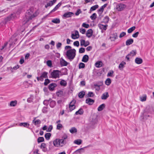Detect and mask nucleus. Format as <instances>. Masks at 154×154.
I'll return each mask as SVG.
<instances>
[{
	"label": "nucleus",
	"instance_id": "f257e3e1",
	"mask_svg": "<svg viewBox=\"0 0 154 154\" xmlns=\"http://www.w3.org/2000/svg\"><path fill=\"white\" fill-rule=\"evenodd\" d=\"M76 51L74 49H69L67 50L66 53V58L70 61H72L75 57Z\"/></svg>",
	"mask_w": 154,
	"mask_h": 154
},
{
	"label": "nucleus",
	"instance_id": "f03ea898",
	"mask_svg": "<svg viewBox=\"0 0 154 154\" xmlns=\"http://www.w3.org/2000/svg\"><path fill=\"white\" fill-rule=\"evenodd\" d=\"M32 14L33 12L31 10H29L27 11L24 18V21L26 23H27L36 16L34 14Z\"/></svg>",
	"mask_w": 154,
	"mask_h": 154
},
{
	"label": "nucleus",
	"instance_id": "7ed1b4c3",
	"mask_svg": "<svg viewBox=\"0 0 154 154\" xmlns=\"http://www.w3.org/2000/svg\"><path fill=\"white\" fill-rule=\"evenodd\" d=\"M60 72V71L58 70H54L51 74V78L53 79L59 78V73Z\"/></svg>",
	"mask_w": 154,
	"mask_h": 154
},
{
	"label": "nucleus",
	"instance_id": "20e7f679",
	"mask_svg": "<svg viewBox=\"0 0 154 154\" xmlns=\"http://www.w3.org/2000/svg\"><path fill=\"white\" fill-rule=\"evenodd\" d=\"M68 136L66 134H64L61 137L60 140L61 141V144H62L63 146L65 145L68 141L67 139Z\"/></svg>",
	"mask_w": 154,
	"mask_h": 154
},
{
	"label": "nucleus",
	"instance_id": "39448f33",
	"mask_svg": "<svg viewBox=\"0 0 154 154\" xmlns=\"http://www.w3.org/2000/svg\"><path fill=\"white\" fill-rule=\"evenodd\" d=\"M76 103V101L75 100H73L69 103V110H68V112H71L75 108V104Z\"/></svg>",
	"mask_w": 154,
	"mask_h": 154
},
{
	"label": "nucleus",
	"instance_id": "423d86ee",
	"mask_svg": "<svg viewBox=\"0 0 154 154\" xmlns=\"http://www.w3.org/2000/svg\"><path fill=\"white\" fill-rule=\"evenodd\" d=\"M54 145L56 147H60L63 146L62 144H61L60 139L57 138L53 141Z\"/></svg>",
	"mask_w": 154,
	"mask_h": 154
},
{
	"label": "nucleus",
	"instance_id": "0eeeda50",
	"mask_svg": "<svg viewBox=\"0 0 154 154\" xmlns=\"http://www.w3.org/2000/svg\"><path fill=\"white\" fill-rule=\"evenodd\" d=\"M16 17L17 16L16 14L13 13L7 17L5 19V22H7L10 20H12L15 19Z\"/></svg>",
	"mask_w": 154,
	"mask_h": 154
},
{
	"label": "nucleus",
	"instance_id": "6e6552de",
	"mask_svg": "<svg viewBox=\"0 0 154 154\" xmlns=\"http://www.w3.org/2000/svg\"><path fill=\"white\" fill-rule=\"evenodd\" d=\"M148 113V112L146 110H145L143 113H141L140 118L142 120H146L148 119V117L150 116L149 115H147Z\"/></svg>",
	"mask_w": 154,
	"mask_h": 154
},
{
	"label": "nucleus",
	"instance_id": "1a4fd4ad",
	"mask_svg": "<svg viewBox=\"0 0 154 154\" xmlns=\"http://www.w3.org/2000/svg\"><path fill=\"white\" fill-rule=\"evenodd\" d=\"M126 5L123 4H120L117 6V9L118 11L123 10L125 7Z\"/></svg>",
	"mask_w": 154,
	"mask_h": 154
},
{
	"label": "nucleus",
	"instance_id": "9d476101",
	"mask_svg": "<svg viewBox=\"0 0 154 154\" xmlns=\"http://www.w3.org/2000/svg\"><path fill=\"white\" fill-rule=\"evenodd\" d=\"M98 27L100 29H101L102 32L103 30L105 31L107 29L108 25L106 24L105 25H103V24L99 23L98 25Z\"/></svg>",
	"mask_w": 154,
	"mask_h": 154
},
{
	"label": "nucleus",
	"instance_id": "9b49d317",
	"mask_svg": "<svg viewBox=\"0 0 154 154\" xmlns=\"http://www.w3.org/2000/svg\"><path fill=\"white\" fill-rule=\"evenodd\" d=\"M57 86V85L56 84L52 83L49 85L48 88L50 91H53L54 90L55 88Z\"/></svg>",
	"mask_w": 154,
	"mask_h": 154
},
{
	"label": "nucleus",
	"instance_id": "f8f14e48",
	"mask_svg": "<svg viewBox=\"0 0 154 154\" xmlns=\"http://www.w3.org/2000/svg\"><path fill=\"white\" fill-rule=\"evenodd\" d=\"M90 42L88 41L85 42L84 40H81L80 41V45L81 46H84V47H86L89 45Z\"/></svg>",
	"mask_w": 154,
	"mask_h": 154
},
{
	"label": "nucleus",
	"instance_id": "ddd939ff",
	"mask_svg": "<svg viewBox=\"0 0 154 154\" xmlns=\"http://www.w3.org/2000/svg\"><path fill=\"white\" fill-rule=\"evenodd\" d=\"M60 63L61 66H66L69 63H68L63 58H61L60 60Z\"/></svg>",
	"mask_w": 154,
	"mask_h": 154
},
{
	"label": "nucleus",
	"instance_id": "4468645a",
	"mask_svg": "<svg viewBox=\"0 0 154 154\" xmlns=\"http://www.w3.org/2000/svg\"><path fill=\"white\" fill-rule=\"evenodd\" d=\"M35 118L32 121V122L34 124V125H36L37 127L40 126L39 125L41 123V122L39 119H37L35 120Z\"/></svg>",
	"mask_w": 154,
	"mask_h": 154
},
{
	"label": "nucleus",
	"instance_id": "2eb2a0df",
	"mask_svg": "<svg viewBox=\"0 0 154 154\" xmlns=\"http://www.w3.org/2000/svg\"><path fill=\"white\" fill-rule=\"evenodd\" d=\"M73 13L72 12H68L65 13L63 15V18H68L71 17Z\"/></svg>",
	"mask_w": 154,
	"mask_h": 154
},
{
	"label": "nucleus",
	"instance_id": "dca6fc26",
	"mask_svg": "<svg viewBox=\"0 0 154 154\" xmlns=\"http://www.w3.org/2000/svg\"><path fill=\"white\" fill-rule=\"evenodd\" d=\"M61 2H59L57 5L55 6L54 8L50 12L49 14H51L52 13L58 9V8L61 6Z\"/></svg>",
	"mask_w": 154,
	"mask_h": 154
},
{
	"label": "nucleus",
	"instance_id": "f3484780",
	"mask_svg": "<svg viewBox=\"0 0 154 154\" xmlns=\"http://www.w3.org/2000/svg\"><path fill=\"white\" fill-rule=\"evenodd\" d=\"M93 31L91 29H90L87 30L86 33V35L88 38L91 37L92 35Z\"/></svg>",
	"mask_w": 154,
	"mask_h": 154
},
{
	"label": "nucleus",
	"instance_id": "a211bd4d",
	"mask_svg": "<svg viewBox=\"0 0 154 154\" xmlns=\"http://www.w3.org/2000/svg\"><path fill=\"white\" fill-rule=\"evenodd\" d=\"M85 102L88 104L91 105L94 103V101L90 98H88L86 100Z\"/></svg>",
	"mask_w": 154,
	"mask_h": 154
},
{
	"label": "nucleus",
	"instance_id": "6ab92c4d",
	"mask_svg": "<svg viewBox=\"0 0 154 154\" xmlns=\"http://www.w3.org/2000/svg\"><path fill=\"white\" fill-rule=\"evenodd\" d=\"M109 94L108 92H106L103 93L101 97V98L102 100H106L109 97Z\"/></svg>",
	"mask_w": 154,
	"mask_h": 154
},
{
	"label": "nucleus",
	"instance_id": "aec40b11",
	"mask_svg": "<svg viewBox=\"0 0 154 154\" xmlns=\"http://www.w3.org/2000/svg\"><path fill=\"white\" fill-rule=\"evenodd\" d=\"M89 59V57L88 55H85L82 57V61L86 63L88 61Z\"/></svg>",
	"mask_w": 154,
	"mask_h": 154
},
{
	"label": "nucleus",
	"instance_id": "412c9836",
	"mask_svg": "<svg viewBox=\"0 0 154 154\" xmlns=\"http://www.w3.org/2000/svg\"><path fill=\"white\" fill-rule=\"evenodd\" d=\"M135 62L137 64H140L143 62V60L140 58L136 57L135 59Z\"/></svg>",
	"mask_w": 154,
	"mask_h": 154
},
{
	"label": "nucleus",
	"instance_id": "4be33fe9",
	"mask_svg": "<svg viewBox=\"0 0 154 154\" xmlns=\"http://www.w3.org/2000/svg\"><path fill=\"white\" fill-rule=\"evenodd\" d=\"M134 42V40L132 38L128 39L126 42V45L128 46L132 44Z\"/></svg>",
	"mask_w": 154,
	"mask_h": 154
},
{
	"label": "nucleus",
	"instance_id": "5701e85b",
	"mask_svg": "<svg viewBox=\"0 0 154 154\" xmlns=\"http://www.w3.org/2000/svg\"><path fill=\"white\" fill-rule=\"evenodd\" d=\"M98 83H99V82ZM100 84L101 85H98V84H94V86L95 87H97L96 88H95V90L97 91H98L100 90V86L101 85H102L103 84V82H100Z\"/></svg>",
	"mask_w": 154,
	"mask_h": 154
},
{
	"label": "nucleus",
	"instance_id": "b1692460",
	"mask_svg": "<svg viewBox=\"0 0 154 154\" xmlns=\"http://www.w3.org/2000/svg\"><path fill=\"white\" fill-rule=\"evenodd\" d=\"M109 38L112 41H114L115 40L117 39V33H115L113 34L112 36L110 37Z\"/></svg>",
	"mask_w": 154,
	"mask_h": 154
},
{
	"label": "nucleus",
	"instance_id": "393cba45",
	"mask_svg": "<svg viewBox=\"0 0 154 154\" xmlns=\"http://www.w3.org/2000/svg\"><path fill=\"white\" fill-rule=\"evenodd\" d=\"M126 64V63L122 61L119 65V68L120 70H122L123 68L125 66V65Z\"/></svg>",
	"mask_w": 154,
	"mask_h": 154
},
{
	"label": "nucleus",
	"instance_id": "a878e982",
	"mask_svg": "<svg viewBox=\"0 0 154 154\" xmlns=\"http://www.w3.org/2000/svg\"><path fill=\"white\" fill-rule=\"evenodd\" d=\"M84 112V111L82 108H80L77 111H76L75 113V115H82Z\"/></svg>",
	"mask_w": 154,
	"mask_h": 154
},
{
	"label": "nucleus",
	"instance_id": "bb28decb",
	"mask_svg": "<svg viewBox=\"0 0 154 154\" xmlns=\"http://www.w3.org/2000/svg\"><path fill=\"white\" fill-rule=\"evenodd\" d=\"M19 126H23L26 128H28L29 126V124L27 122L21 123L19 124Z\"/></svg>",
	"mask_w": 154,
	"mask_h": 154
},
{
	"label": "nucleus",
	"instance_id": "cd10ccee",
	"mask_svg": "<svg viewBox=\"0 0 154 154\" xmlns=\"http://www.w3.org/2000/svg\"><path fill=\"white\" fill-rule=\"evenodd\" d=\"M56 104V103L55 101L52 100L50 101L49 103V106L53 108L55 106Z\"/></svg>",
	"mask_w": 154,
	"mask_h": 154
},
{
	"label": "nucleus",
	"instance_id": "c85d7f7f",
	"mask_svg": "<svg viewBox=\"0 0 154 154\" xmlns=\"http://www.w3.org/2000/svg\"><path fill=\"white\" fill-rule=\"evenodd\" d=\"M17 100L11 101L10 103V106H15L17 105Z\"/></svg>",
	"mask_w": 154,
	"mask_h": 154
},
{
	"label": "nucleus",
	"instance_id": "c756f323",
	"mask_svg": "<svg viewBox=\"0 0 154 154\" xmlns=\"http://www.w3.org/2000/svg\"><path fill=\"white\" fill-rule=\"evenodd\" d=\"M51 22L56 24H58L60 23V20L59 18H56L53 19Z\"/></svg>",
	"mask_w": 154,
	"mask_h": 154
},
{
	"label": "nucleus",
	"instance_id": "7c9ffc66",
	"mask_svg": "<svg viewBox=\"0 0 154 154\" xmlns=\"http://www.w3.org/2000/svg\"><path fill=\"white\" fill-rule=\"evenodd\" d=\"M85 94V92L84 91H82L79 92L78 94L79 98H82L84 97Z\"/></svg>",
	"mask_w": 154,
	"mask_h": 154
},
{
	"label": "nucleus",
	"instance_id": "2f4dec72",
	"mask_svg": "<svg viewBox=\"0 0 154 154\" xmlns=\"http://www.w3.org/2000/svg\"><path fill=\"white\" fill-rule=\"evenodd\" d=\"M99 7V6L97 5H95L91 7L90 9V11H91L96 10Z\"/></svg>",
	"mask_w": 154,
	"mask_h": 154
},
{
	"label": "nucleus",
	"instance_id": "473e14b6",
	"mask_svg": "<svg viewBox=\"0 0 154 154\" xmlns=\"http://www.w3.org/2000/svg\"><path fill=\"white\" fill-rule=\"evenodd\" d=\"M84 149L83 148H81L80 149H79L75 151L74 152H73V153H76L77 154L78 153H81L82 152H84L83 151Z\"/></svg>",
	"mask_w": 154,
	"mask_h": 154
},
{
	"label": "nucleus",
	"instance_id": "72a5a7b5",
	"mask_svg": "<svg viewBox=\"0 0 154 154\" xmlns=\"http://www.w3.org/2000/svg\"><path fill=\"white\" fill-rule=\"evenodd\" d=\"M60 84L61 86H66L67 85V82L64 80H62L60 82Z\"/></svg>",
	"mask_w": 154,
	"mask_h": 154
},
{
	"label": "nucleus",
	"instance_id": "f704fd0d",
	"mask_svg": "<svg viewBox=\"0 0 154 154\" xmlns=\"http://www.w3.org/2000/svg\"><path fill=\"white\" fill-rule=\"evenodd\" d=\"M102 62L101 61H98L95 63V66L97 68H100L102 66L101 64Z\"/></svg>",
	"mask_w": 154,
	"mask_h": 154
},
{
	"label": "nucleus",
	"instance_id": "c9c22d12",
	"mask_svg": "<svg viewBox=\"0 0 154 154\" xmlns=\"http://www.w3.org/2000/svg\"><path fill=\"white\" fill-rule=\"evenodd\" d=\"M109 20V18L107 16H105L103 20V22L107 23H108Z\"/></svg>",
	"mask_w": 154,
	"mask_h": 154
},
{
	"label": "nucleus",
	"instance_id": "e433bc0d",
	"mask_svg": "<svg viewBox=\"0 0 154 154\" xmlns=\"http://www.w3.org/2000/svg\"><path fill=\"white\" fill-rule=\"evenodd\" d=\"M105 105L104 104H102L100 105L98 108V111H102L105 107Z\"/></svg>",
	"mask_w": 154,
	"mask_h": 154
},
{
	"label": "nucleus",
	"instance_id": "4c0bfd02",
	"mask_svg": "<svg viewBox=\"0 0 154 154\" xmlns=\"http://www.w3.org/2000/svg\"><path fill=\"white\" fill-rule=\"evenodd\" d=\"M51 136V133H46L45 135V137L47 140H49Z\"/></svg>",
	"mask_w": 154,
	"mask_h": 154
},
{
	"label": "nucleus",
	"instance_id": "58836bf2",
	"mask_svg": "<svg viewBox=\"0 0 154 154\" xmlns=\"http://www.w3.org/2000/svg\"><path fill=\"white\" fill-rule=\"evenodd\" d=\"M19 65H16L15 66H14V67H13V68H12V67H10V69L11 71L12 72H13V69L17 70V69L19 68Z\"/></svg>",
	"mask_w": 154,
	"mask_h": 154
},
{
	"label": "nucleus",
	"instance_id": "ea45409f",
	"mask_svg": "<svg viewBox=\"0 0 154 154\" xmlns=\"http://www.w3.org/2000/svg\"><path fill=\"white\" fill-rule=\"evenodd\" d=\"M61 71H63L62 74L63 75H66L67 73V71H68V69L66 68H64L62 69Z\"/></svg>",
	"mask_w": 154,
	"mask_h": 154
},
{
	"label": "nucleus",
	"instance_id": "a19ab883",
	"mask_svg": "<svg viewBox=\"0 0 154 154\" xmlns=\"http://www.w3.org/2000/svg\"><path fill=\"white\" fill-rule=\"evenodd\" d=\"M69 131L72 134L76 132L77 131V129L75 127H72L70 130Z\"/></svg>",
	"mask_w": 154,
	"mask_h": 154
},
{
	"label": "nucleus",
	"instance_id": "79ce46f5",
	"mask_svg": "<svg viewBox=\"0 0 154 154\" xmlns=\"http://www.w3.org/2000/svg\"><path fill=\"white\" fill-rule=\"evenodd\" d=\"M104 9L103 7L101 6V8L97 10L98 14L99 15H100L102 14L104 11Z\"/></svg>",
	"mask_w": 154,
	"mask_h": 154
},
{
	"label": "nucleus",
	"instance_id": "37998d69",
	"mask_svg": "<svg viewBox=\"0 0 154 154\" xmlns=\"http://www.w3.org/2000/svg\"><path fill=\"white\" fill-rule=\"evenodd\" d=\"M82 140L81 139H78L75 140L74 141V143L78 145H79L82 143Z\"/></svg>",
	"mask_w": 154,
	"mask_h": 154
},
{
	"label": "nucleus",
	"instance_id": "c03bdc74",
	"mask_svg": "<svg viewBox=\"0 0 154 154\" xmlns=\"http://www.w3.org/2000/svg\"><path fill=\"white\" fill-rule=\"evenodd\" d=\"M111 83V81L110 78H107L105 82V84L107 85H109Z\"/></svg>",
	"mask_w": 154,
	"mask_h": 154
},
{
	"label": "nucleus",
	"instance_id": "a18cd8bd",
	"mask_svg": "<svg viewBox=\"0 0 154 154\" xmlns=\"http://www.w3.org/2000/svg\"><path fill=\"white\" fill-rule=\"evenodd\" d=\"M135 28L136 27L135 26H132L131 28H130L128 30V33H131L133 31L135 30Z\"/></svg>",
	"mask_w": 154,
	"mask_h": 154
},
{
	"label": "nucleus",
	"instance_id": "49530a36",
	"mask_svg": "<svg viewBox=\"0 0 154 154\" xmlns=\"http://www.w3.org/2000/svg\"><path fill=\"white\" fill-rule=\"evenodd\" d=\"M48 72H43L41 73V76L43 78H48Z\"/></svg>",
	"mask_w": 154,
	"mask_h": 154
},
{
	"label": "nucleus",
	"instance_id": "de8ad7c7",
	"mask_svg": "<svg viewBox=\"0 0 154 154\" xmlns=\"http://www.w3.org/2000/svg\"><path fill=\"white\" fill-rule=\"evenodd\" d=\"M97 17V15L96 13H93L91 16L90 18L92 20H95Z\"/></svg>",
	"mask_w": 154,
	"mask_h": 154
},
{
	"label": "nucleus",
	"instance_id": "09e8293b",
	"mask_svg": "<svg viewBox=\"0 0 154 154\" xmlns=\"http://www.w3.org/2000/svg\"><path fill=\"white\" fill-rule=\"evenodd\" d=\"M44 141V139L43 137H39L37 141L38 143H39Z\"/></svg>",
	"mask_w": 154,
	"mask_h": 154
},
{
	"label": "nucleus",
	"instance_id": "8fccbe9b",
	"mask_svg": "<svg viewBox=\"0 0 154 154\" xmlns=\"http://www.w3.org/2000/svg\"><path fill=\"white\" fill-rule=\"evenodd\" d=\"M63 94V91L61 90L57 92V94L58 97H61Z\"/></svg>",
	"mask_w": 154,
	"mask_h": 154
},
{
	"label": "nucleus",
	"instance_id": "3c124183",
	"mask_svg": "<svg viewBox=\"0 0 154 154\" xmlns=\"http://www.w3.org/2000/svg\"><path fill=\"white\" fill-rule=\"evenodd\" d=\"M85 65L83 63H80L79 64V69L83 68L85 67Z\"/></svg>",
	"mask_w": 154,
	"mask_h": 154
},
{
	"label": "nucleus",
	"instance_id": "603ef678",
	"mask_svg": "<svg viewBox=\"0 0 154 154\" xmlns=\"http://www.w3.org/2000/svg\"><path fill=\"white\" fill-rule=\"evenodd\" d=\"M63 126L61 124H58L57 125V129L58 130H61V128H63Z\"/></svg>",
	"mask_w": 154,
	"mask_h": 154
},
{
	"label": "nucleus",
	"instance_id": "864d4df0",
	"mask_svg": "<svg viewBox=\"0 0 154 154\" xmlns=\"http://www.w3.org/2000/svg\"><path fill=\"white\" fill-rule=\"evenodd\" d=\"M47 65L48 66L51 67L52 66L51 61V60H48L47 61Z\"/></svg>",
	"mask_w": 154,
	"mask_h": 154
},
{
	"label": "nucleus",
	"instance_id": "5fc2aeb1",
	"mask_svg": "<svg viewBox=\"0 0 154 154\" xmlns=\"http://www.w3.org/2000/svg\"><path fill=\"white\" fill-rule=\"evenodd\" d=\"M94 94L92 92L89 91L88 92V94L87 95L88 97H94Z\"/></svg>",
	"mask_w": 154,
	"mask_h": 154
},
{
	"label": "nucleus",
	"instance_id": "6e6d98bb",
	"mask_svg": "<svg viewBox=\"0 0 154 154\" xmlns=\"http://www.w3.org/2000/svg\"><path fill=\"white\" fill-rule=\"evenodd\" d=\"M50 82V80L48 79H46L45 80V82H44V85L46 86L48 85Z\"/></svg>",
	"mask_w": 154,
	"mask_h": 154
},
{
	"label": "nucleus",
	"instance_id": "4d7b16f0",
	"mask_svg": "<svg viewBox=\"0 0 154 154\" xmlns=\"http://www.w3.org/2000/svg\"><path fill=\"white\" fill-rule=\"evenodd\" d=\"M146 95L144 96H142L140 97V100L141 101L143 102L146 100Z\"/></svg>",
	"mask_w": 154,
	"mask_h": 154
},
{
	"label": "nucleus",
	"instance_id": "13d9d810",
	"mask_svg": "<svg viewBox=\"0 0 154 154\" xmlns=\"http://www.w3.org/2000/svg\"><path fill=\"white\" fill-rule=\"evenodd\" d=\"M50 100H45L43 102L44 104L46 106H48Z\"/></svg>",
	"mask_w": 154,
	"mask_h": 154
},
{
	"label": "nucleus",
	"instance_id": "bf43d9fd",
	"mask_svg": "<svg viewBox=\"0 0 154 154\" xmlns=\"http://www.w3.org/2000/svg\"><path fill=\"white\" fill-rule=\"evenodd\" d=\"M85 48H79V53H82L85 52Z\"/></svg>",
	"mask_w": 154,
	"mask_h": 154
},
{
	"label": "nucleus",
	"instance_id": "052dcab7",
	"mask_svg": "<svg viewBox=\"0 0 154 154\" xmlns=\"http://www.w3.org/2000/svg\"><path fill=\"white\" fill-rule=\"evenodd\" d=\"M136 54V50H132L130 53V54L131 55V56L133 57Z\"/></svg>",
	"mask_w": 154,
	"mask_h": 154
},
{
	"label": "nucleus",
	"instance_id": "680f3d73",
	"mask_svg": "<svg viewBox=\"0 0 154 154\" xmlns=\"http://www.w3.org/2000/svg\"><path fill=\"white\" fill-rule=\"evenodd\" d=\"M53 129V126L52 125H51L49 126L48 129L47 130V132H50Z\"/></svg>",
	"mask_w": 154,
	"mask_h": 154
},
{
	"label": "nucleus",
	"instance_id": "e2e57ef3",
	"mask_svg": "<svg viewBox=\"0 0 154 154\" xmlns=\"http://www.w3.org/2000/svg\"><path fill=\"white\" fill-rule=\"evenodd\" d=\"M36 79L38 81L42 82L44 80V78L41 76L40 77H37Z\"/></svg>",
	"mask_w": 154,
	"mask_h": 154
},
{
	"label": "nucleus",
	"instance_id": "0e129e2a",
	"mask_svg": "<svg viewBox=\"0 0 154 154\" xmlns=\"http://www.w3.org/2000/svg\"><path fill=\"white\" fill-rule=\"evenodd\" d=\"M73 45L74 46L78 47L79 45V42L78 41H76L74 42Z\"/></svg>",
	"mask_w": 154,
	"mask_h": 154
},
{
	"label": "nucleus",
	"instance_id": "69168bd1",
	"mask_svg": "<svg viewBox=\"0 0 154 154\" xmlns=\"http://www.w3.org/2000/svg\"><path fill=\"white\" fill-rule=\"evenodd\" d=\"M113 71L112 70H111L110 71V72H109L107 74V76L108 77V76H110L112 77V75L113 74Z\"/></svg>",
	"mask_w": 154,
	"mask_h": 154
},
{
	"label": "nucleus",
	"instance_id": "338daca9",
	"mask_svg": "<svg viewBox=\"0 0 154 154\" xmlns=\"http://www.w3.org/2000/svg\"><path fill=\"white\" fill-rule=\"evenodd\" d=\"M82 26L85 28H87L89 27V25L85 23H84L82 24Z\"/></svg>",
	"mask_w": 154,
	"mask_h": 154
},
{
	"label": "nucleus",
	"instance_id": "774afa93",
	"mask_svg": "<svg viewBox=\"0 0 154 154\" xmlns=\"http://www.w3.org/2000/svg\"><path fill=\"white\" fill-rule=\"evenodd\" d=\"M139 33V32H136L135 33H134L132 35V36L134 38H137L138 36Z\"/></svg>",
	"mask_w": 154,
	"mask_h": 154
}]
</instances>
